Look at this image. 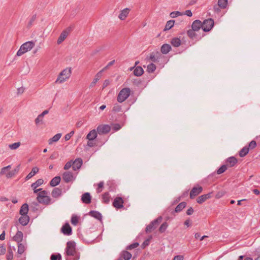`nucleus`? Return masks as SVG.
<instances>
[{
    "label": "nucleus",
    "mask_w": 260,
    "mask_h": 260,
    "mask_svg": "<svg viewBox=\"0 0 260 260\" xmlns=\"http://www.w3.org/2000/svg\"><path fill=\"white\" fill-rule=\"evenodd\" d=\"M66 260H79V253L76 250V243L74 241H68L65 249Z\"/></svg>",
    "instance_id": "f257e3e1"
},
{
    "label": "nucleus",
    "mask_w": 260,
    "mask_h": 260,
    "mask_svg": "<svg viewBox=\"0 0 260 260\" xmlns=\"http://www.w3.org/2000/svg\"><path fill=\"white\" fill-rule=\"evenodd\" d=\"M35 43L32 41H28L23 43L17 51L16 55L18 56L22 55L25 53L30 51L35 46Z\"/></svg>",
    "instance_id": "f03ea898"
},
{
    "label": "nucleus",
    "mask_w": 260,
    "mask_h": 260,
    "mask_svg": "<svg viewBox=\"0 0 260 260\" xmlns=\"http://www.w3.org/2000/svg\"><path fill=\"white\" fill-rule=\"evenodd\" d=\"M71 75V69L70 68L65 69L59 73L55 82L56 83H62L68 79L70 77Z\"/></svg>",
    "instance_id": "7ed1b4c3"
},
{
    "label": "nucleus",
    "mask_w": 260,
    "mask_h": 260,
    "mask_svg": "<svg viewBox=\"0 0 260 260\" xmlns=\"http://www.w3.org/2000/svg\"><path fill=\"white\" fill-rule=\"evenodd\" d=\"M131 89L128 87L122 88L119 92L117 100L119 103L125 101L130 95Z\"/></svg>",
    "instance_id": "20e7f679"
},
{
    "label": "nucleus",
    "mask_w": 260,
    "mask_h": 260,
    "mask_svg": "<svg viewBox=\"0 0 260 260\" xmlns=\"http://www.w3.org/2000/svg\"><path fill=\"white\" fill-rule=\"evenodd\" d=\"M162 220V217L161 216L158 217L156 219L151 221L149 224H148L146 228V232L150 233L154 230H155L158 224L161 222Z\"/></svg>",
    "instance_id": "39448f33"
},
{
    "label": "nucleus",
    "mask_w": 260,
    "mask_h": 260,
    "mask_svg": "<svg viewBox=\"0 0 260 260\" xmlns=\"http://www.w3.org/2000/svg\"><path fill=\"white\" fill-rule=\"evenodd\" d=\"M203 25V31L207 32L210 31L213 27L214 25V20L211 19H208L205 20L202 23Z\"/></svg>",
    "instance_id": "423d86ee"
},
{
    "label": "nucleus",
    "mask_w": 260,
    "mask_h": 260,
    "mask_svg": "<svg viewBox=\"0 0 260 260\" xmlns=\"http://www.w3.org/2000/svg\"><path fill=\"white\" fill-rule=\"evenodd\" d=\"M99 135L108 134L111 130V126L108 124H101L99 125L96 128Z\"/></svg>",
    "instance_id": "0eeeda50"
},
{
    "label": "nucleus",
    "mask_w": 260,
    "mask_h": 260,
    "mask_svg": "<svg viewBox=\"0 0 260 260\" xmlns=\"http://www.w3.org/2000/svg\"><path fill=\"white\" fill-rule=\"evenodd\" d=\"M196 31H197L193 30L192 29H189L187 31V35L188 37L192 40H199L204 36V35L203 34L202 36L199 35L197 34Z\"/></svg>",
    "instance_id": "6e6552de"
},
{
    "label": "nucleus",
    "mask_w": 260,
    "mask_h": 260,
    "mask_svg": "<svg viewBox=\"0 0 260 260\" xmlns=\"http://www.w3.org/2000/svg\"><path fill=\"white\" fill-rule=\"evenodd\" d=\"M62 179L65 182L69 183L74 180L75 179V177H74V175L72 172L67 171L65 172L62 174Z\"/></svg>",
    "instance_id": "1a4fd4ad"
},
{
    "label": "nucleus",
    "mask_w": 260,
    "mask_h": 260,
    "mask_svg": "<svg viewBox=\"0 0 260 260\" xmlns=\"http://www.w3.org/2000/svg\"><path fill=\"white\" fill-rule=\"evenodd\" d=\"M123 200L121 197H116L113 202V206L116 208L117 209H119L123 207Z\"/></svg>",
    "instance_id": "9d476101"
},
{
    "label": "nucleus",
    "mask_w": 260,
    "mask_h": 260,
    "mask_svg": "<svg viewBox=\"0 0 260 260\" xmlns=\"http://www.w3.org/2000/svg\"><path fill=\"white\" fill-rule=\"evenodd\" d=\"M62 233L67 236L71 235L72 234V229L69 223H66L61 228Z\"/></svg>",
    "instance_id": "9b49d317"
},
{
    "label": "nucleus",
    "mask_w": 260,
    "mask_h": 260,
    "mask_svg": "<svg viewBox=\"0 0 260 260\" xmlns=\"http://www.w3.org/2000/svg\"><path fill=\"white\" fill-rule=\"evenodd\" d=\"M203 190L202 186L193 187L190 192V198L193 199L195 197L199 194Z\"/></svg>",
    "instance_id": "f8f14e48"
},
{
    "label": "nucleus",
    "mask_w": 260,
    "mask_h": 260,
    "mask_svg": "<svg viewBox=\"0 0 260 260\" xmlns=\"http://www.w3.org/2000/svg\"><path fill=\"white\" fill-rule=\"evenodd\" d=\"M132 256V254L130 252L126 250H123L121 252L119 258L117 260H130Z\"/></svg>",
    "instance_id": "ddd939ff"
},
{
    "label": "nucleus",
    "mask_w": 260,
    "mask_h": 260,
    "mask_svg": "<svg viewBox=\"0 0 260 260\" xmlns=\"http://www.w3.org/2000/svg\"><path fill=\"white\" fill-rule=\"evenodd\" d=\"M37 200L39 203L46 205L53 204L54 202V201H52L51 199L49 196H45V197L37 199Z\"/></svg>",
    "instance_id": "4468645a"
},
{
    "label": "nucleus",
    "mask_w": 260,
    "mask_h": 260,
    "mask_svg": "<svg viewBox=\"0 0 260 260\" xmlns=\"http://www.w3.org/2000/svg\"><path fill=\"white\" fill-rule=\"evenodd\" d=\"M212 192H209L207 194H203L198 198L197 199V202L199 204H202L207 200L211 198L212 197Z\"/></svg>",
    "instance_id": "2eb2a0df"
},
{
    "label": "nucleus",
    "mask_w": 260,
    "mask_h": 260,
    "mask_svg": "<svg viewBox=\"0 0 260 260\" xmlns=\"http://www.w3.org/2000/svg\"><path fill=\"white\" fill-rule=\"evenodd\" d=\"M83 164L82 159L81 158H76L74 161H72V168L74 171L79 170Z\"/></svg>",
    "instance_id": "dca6fc26"
},
{
    "label": "nucleus",
    "mask_w": 260,
    "mask_h": 260,
    "mask_svg": "<svg viewBox=\"0 0 260 260\" xmlns=\"http://www.w3.org/2000/svg\"><path fill=\"white\" fill-rule=\"evenodd\" d=\"M162 57L160 53L156 52V53H152L150 54L149 59L154 62H159V59Z\"/></svg>",
    "instance_id": "f3484780"
},
{
    "label": "nucleus",
    "mask_w": 260,
    "mask_h": 260,
    "mask_svg": "<svg viewBox=\"0 0 260 260\" xmlns=\"http://www.w3.org/2000/svg\"><path fill=\"white\" fill-rule=\"evenodd\" d=\"M203 29L202 22L200 20H194L191 25V29L197 31H199L200 28Z\"/></svg>",
    "instance_id": "a211bd4d"
},
{
    "label": "nucleus",
    "mask_w": 260,
    "mask_h": 260,
    "mask_svg": "<svg viewBox=\"0 0 260 260\" xmlns=\"http://www.w3.org/2000/svg\"><path fill=\"white\" fill-rule=\"evenodd\" d=\"M70 30L66 29L62 31V32L60 34L59 37H58L57 39V44H60L67 37L68 35H69Z\"/></svg>",
    "instance_id": "6ab92c4d"
},
{
    "label": "nucleus",
    "mask_w": 260,
    "mask_h": 260,
    "mask_svg": "<svg viewBox=\"0 0 260 260\" xmlns=\"http://www.w3.org/2000/svg\"><path fill=\"white\" fill-rule=\"evenodd\" d=\"M237 161L238 160L236 157L231 156L226 159L225 163L226 164V165H227V167H233L237 163Z\"/></svg>",
    "instance_id": "aec40b11"
},
{
    "label": "nucleus",
    "mask_w": 260,
    "mask_h": 260,
    "mask_svg": "<svg viewBox=\"0 0 260 260\" xmlns=\"http://www.w3.org/2000/svg\"><path fill=\"white\" fill-rule=\"evenodd\" d=\"M91 197L90 193L85 192L83 193L81 197V200L83 203L89 204L91 203Z\"/></svg>",
    "instance_id": "412c9836"
},
{
    "label": "nucleus",
    "mask_w": 260,
    "mask_h": 260,
    "mask_svg": "<svg viewBox=\"0 0 260 260\" xmlns=\"http://www.w3.org/2000/svg\"><path fill=\"white\" fill-rule=\"evenodd\" d=\"M28 210V205L27 203H24L20 208L19 214L23 216L27 215Z\"/></svg>",
    "instance_id": "4be33fe9"
},
{
    "label": "nucleus",
    "mask_w": 260,
    "mask_h": 260,
    "mask_svg": "<svg viewBox=\"0 0 260 260\" xmlns=\"http://www.w3.org/2000/svg\"><path fill=\"white\" fill-rule=\"evenodd\" d=\"M88 214L99 220L101 221L102 219V214L99 211L92 210L89 212Z\"/></svg>",
    "instance_id": "5701e85b"
},
{
    "label": "nucleus",
    "mask_w": 260,
    "mask_h": 260,
    "mask_svg": "<svg viewBox=\"0 0 260 260\" xmlns=\"http://www.w3.org/2000/svg\"><path fill=\"white\" fill-rule=\"evenodd\" d=\"M29 221V217L28 215H21L19 218V223L23 226L26 225Z\"/></svg>",
    "instance_id": "b1692460"
},
{
    "label": "nucleus",
    "mask_w": 260,
    "mask_h": 260,
    "mask_svg": "<svg viewBox=\"0 0 260 260\" xmlns=\"http://www.w3.org/2000/svg\"><path fill=\"white\" fill-rule=\"evenodd\" d=\"M104 71V70H102L99 71L95 75V78L93 79L92 82L90 84V87H92L95 86L96 82L100 80V79L102 77V72Z\"/></svg>",
    "instance_id": "393cba45"
},
{
    "label": "nucleus",
    "mask_w": 260,
    "mask_h": 260,
    "mask_svg": "<svg viewBox=\"0 0 260 260\" xmlns=\"http://www.w3.org/2000/svg\"><path fill=\"white\" fill-rule=\"evenodd\" d=\"M62 194L61 189L58 187H55L53 188L52 191L51 195L54 198H57L60 197Z\"/></svg>",
    "instance_id": "a878e982"
},
{
    "label": "nucleus",
    "mask_w": 260,
    "mask_h": 260,
    "mask_svg": "<svg viewBox=\"0 0 260 260\" xmlns=\"http://www.w3.org/2000/svg\"><path fill=\"white\" fill-rule=\"evenodd\" d=\"M39 169L38 167H33L31 172L26 176L25 178V181L28 180L35 176L39 172Z\"/></svg>",
    "instance_id": "bb28decb"
},
{
    "label": "nucleus",
    "mask_w": 260,
    "mask_h": 260,
    "mask_svg": "<svg viewBox=\"0 0 260 260\" xmlns=\"http://www.w3.org/2000/svg\"><path fill=\"white\" fill-rule=\"evenodd\" d=\"M23 234L22 232L18 231L13 237V240L17 243H20L23 239Z\"/></svg>",
    "instance_id": "cd10ccee"
},
{
    "label": "nucleus",
    "mask_w": 260,
    "mask_h": 260,
    "mask_svg": "<svg viewBox=\"0 0 260 260\" xmlns=\"http://www.w3.org/2000/svg\"><path fill=\"white\" fill-rule=\"evenodd\" d=\"M97 133L95 129L90 131L86 136V139L88 140H94L97 137Z\"/></svg>",
    "instance_id": "c85d7f7f"
},
{
    "label": "nucleus",
    "mask_w": 260,
    "mask_h": 260,
    "mask_svg": "<svg viewBox=\"0 0 260 260\" xmlns=\"http://www.w3.org/2000/svg\"><path fill=\"white\" fill-rule=\"evenodd\" d=\"M129 12V9L128 8L124 9L123 10H122L120 12V13L119 14L118 16V18L121 20H124L127 16L128 15V13Z\"/></svg>",
    "instance_id": "c756f323"
},
{
    "label": "nucleus",
    "mask_w": 260,
    "mask_h": 260,
    "mask_svg": "<svg viewBox=\"0 0 260 260\" xmlns=\"http://www.w3.org/2000/svg\"><path fill=\"white\" fill-rule=\"evenodd\" d=\"M171 50V46L168 44H163L160 49L161 52L164 54L168 53Z\"/></svg>",
    "instance_id": "7c9ffc66"
},
{
    "label": "nucleus",
    "mask_w": 260,
    "mask_h": 260,
    "mask_svg": "<svg viewBox=\"0 0 260 260\" xmlns=\"http://www.w3.org/2000/svg\"><path fill=\"white\" fill-rule=\"evenodd\" d=\"M133 73L135 76L140 77L143 74L144 70L141 67L137 66L135 68Z\"/></svg>",
    "instance_id": "2f4dec72"
},
{
    "label": "nucleus",
    "mask_w": 260,
    "mask_h": 260,
    "mask_svg": "<svg viewBox=\"0 0 260 260\" xmlns=\"http://www.w3.org/2000/svg\"><path fill=\"white\" fill-rule=\"evenodd\" d=\"M171 44L173 47H178L180 46L181 41L180 38L174 37L171 39Z\"/></svg>",
    "instance_id": "473e14b6"
},
{
    "label": "nucleus",
    "mask_w": 260,
    "mask_h": 260,
    "mask_svg": "<svg viewBox=\"0 0 260 260\" xmlns=\"http://www.w3.org/2000/svg\"><path fill=\"white\" fill-rule=\"evenodd\" d=\"M61 178L59 176L54 177L50 182L49 184L52 187L58 185L60 182Z\"/></svg>",
    "instance_id": "72a5a7b5"
},
{
    "label": "nucleus",
    "mask_w": 260,
    "mask_h": 260,
    "mask_svg": "<svg viewBox=\"0 0 260 260\" xmlns=\"http://www.w3.org/2000/svg\"><path fill=\"white\" fill-rule=\"evenodd\" d=\"M49 111L48 110H44L41 114L39 115L35 119V122L36 124H38L40 121H42L43 117L48 114Z\"/></svg>",
    "instance_id": "f704fd0d"
},
{
    "label": "nucleus",
    "mask_w": 260,
    "mask_h": 260,
    "mask_svg": "<svg viewBox=\"0 0 260 260\" xmlns=\"http://www.w3.org/2000/svg\"><path fill=\"white\" fill-rule=\"evenodd\" d=\"M186 206V203L182 202L179 203L175 208L174 212L178 213L181 212Z\"/></svg>",
    "instance_id": "c9c22d12"
},
{
    "label": "nucleus",
    "mask_w": 260,
    "mask_h": 260,
    "mask_svg": "<svg viewBox=\"0 0 260 260\" xmlns=\"http://www.w3.org/2000/svg\"><path fill=\"white\" fill-rule=\"evenodd\" d=\"M249 151V148H247V146H245L242 148L239 152V155L241 157H244L246 156Z\"/></svg>",
    "instance_id": "e433bc0d"
},
{
    "label": "nucleus",
    "mask_w": 260,
    "mask_h": 260,
    "mask_svg": "<svg viewBox=\"0 0 260 260\" xmlns=\"http://www.w3.org/2000/svg\"><path fill=\"white\" fill-rule=\"evenodd\" d=\"M110 196L108 192H106L102 195V202L105 204H109L110 202Z\"/></svg>",
    "instance_id": "4c0bfd02"
},
{
    "label": "nucleus",
    "mask_w": 260,
    "mask_h": 260,
    "mask_svg": "<svg viewBox=\"0 0 260 260\" xmlns=\"http://www.w3.org/2000/svg\"><path fill=\"white\" fill-rule=\"evenodd\" d=\"M61 137V134L58 133L54 135L52 138L49 140V144H51L53 142H56L58 141Z\"/></svg>",
    "instance_id": "58836bf2"
},
{
    "label": "nucleus",
    "mask_w": 260,
    "mask_h": 260,
    "mask_svg": "<svg viewBox=\"0 0 260 260\" xmlns=\"http://www.w3.org/2000/svg\"><path fill=\"white\" fill-rule=\"evenodd\" d=\"M19 170V166H18L15 169L12 171L9 172L6 174V177L8 178H11L17 173Z\"/></svg>",
    "instance_id": "ea45409f"
},
{
    "label": "nucleus",
    "mask_w": 260,
    "mask_h": 260,
    "mask_svg": "<svg viewBox=\"0 0 260 260\" xmlns=\"http://www.w3.org/2000/svg\"><path fill=\"white\" fill-rule=\"evenodd\" d=\"M44 180L42 179H39L35 182L31 184V187L32 188H37L38 187L41 186Z\"/></svg>",
    "instance_id": "a19ab883"
},
{
    "label": "nucleus",
    "mask_w": 260,
    "mask_h": 260,
    "mask_svg": "<svg viewBox=\"0 0 260 260\" xmlns=\"http://www.w3.org/2000/svg\"><path fill=\"white\" fill-rule=\"evenodd\" d=\"M18 250L17 252L19 254H22L25 250V245L21 243H18Z\"/></svg>",
    "instance_id": "79ce46f5"
},
{
    "label": "nucleus",
    "mask_w": 260,
    "mask_h": 260,
    "mask_svg": "<svg viewBox=\"0 0 260 260\" xmlns=\"http://www.w3.org/2000/svg\"><path fill=\"white\" fill-rule=\"evenodd\" d=\"M175 21L170 20L167 22L164 30H168L170 29L174 25Z\"/></svg>",
    "instance_id": "37998d69"
},
{
    "label": "nucleus",
    "mask_w": 260,
    "mask_h": 260,
    "mask_svg": "<svg viewBox=\"0 0 260 260\" xmlns=\"http://www.w3.org/2000/svg\"><path fill=\"white\" fill-rule=\"evenodd\" d=\"M155 69H156V66L153 63H151L147 66V71L149 73H153L155 71Z\"/></svg>",
    "instance_id": "c03bdc74"
},
{
    "label": "nucleus",
    "mask_w": 260,
    "mask_h": 260,
    "mask_svg": "<svg viewBox=\"0 0 260 260\" xmlns=\"http://www.w3.org/2000/svg\"><path fill=\"white\" fill-rule=\"evenodd\" d=\"M218 4L220 8L224 9L228 4V0H218Z\"/></svg>",
    "instance_id": "a18cd8bd"
},
{
    "label": "nucleus",
    "mask_w": 260,
    "mask_h": 260,
    "mask_svg": "<svg viewBox=\"0 0 260 260\" xmlns=\"http://www.w3.org/2000/svg\"><path fill=\"white\" fill-rule=\"evenodd\" d=\"M227 165H222L216 171L217 174H221L224 173L227 170Z\"/></svg>",
    "instance_id": "49530a36"
},
{
    "label": "nucleus",
    "mask_w": 260,
    "mask_h": 260,
    "mask_svg": "<svg viewBox=\"0 0 260 260\" xmlns=\"http://www.w3.org/2000/svg\"><path fill=\"white\" fill-rule=\"evenodd\" d=\"M168 226V224L167 222H164V223H162L159 228V232L161 233L165 232V231L167 230Z\"/></svg>",
    "instance_id": "de8ad7c7"
},
{
    "label": "nucleus",
    "mask_w": 260,
    "mask_h": 260,
    "mask_svg": "<svg viewBox=\"0 0 260 260\" xmlns=\"http://www.w3.org/2000/svg\"><path fill=\"white\" fill-rule=\"evenodd\" d=\"M71 221L73 225H76L79 222V217L77 215H73L72 216Z\"/></svg>",
    "instance_id": "09e8293b"
},
{
    "label": "nucleus",
    "mask_w": 260,
    "mask_h": 260,
    "mask_svg": "<svg viewBox=\"0 0 260 260\" xmlns=\"http://www.w3.org/2000/svg\"><path fill=\"white\" fill-rule=\"evenodd\" d=\"M182 15H183V13L179 11H173L170 14V16L173 18Z\"/></svg>",
    "instance_id": "8fccbe9b"
},
{
    "label": "nucleus",
    "mask_w": 260,
    "mask_h": 260,
    "mask_svg": "<svg viewBox=\"0 0 260 260\" xmlns=\"http://www.w3.org/2000/svg\"><path fill=\"white\" fill-rule=\"evenodd\" d=\"M20 146V142H16L12 144L9 145V147L12 150H15L18 148Z\"/></svg>",
    "instance_id": "3c124183"
},
{
    "label": "nucleus",
    "mask_w": 260,
    "mask_h": 260,
    "mask_svg": "<svg viewBox=\"0 0 260 260\" xmlns=\"http://www.w3.org/2000/svg\"><path fill=\"white\" fill-rule=\"evenodd\" d=\"M121 110V106L118 104L114 105L112 111L115 112H119Z\"/></svg>",
    "instance_id": "603ef678"
},
{
    "label": "nucleus",
    "mask_w": 260,
    "mask_h": 260,
    "mask_svg": "<svg viewBox=\"0 0 260 260\" xmlns=\"http://www.w3.org/2000/svg\"><path fill=\"white\" fill-rule=\"evenodd\" d=\"M139 245V243L138 242H135V243H133L129 245H128L126 249L127 250H132L133 249H134L135 248H137L138 246Z\"/></svg>",
    "instance_id": "864d4df0"
},
{
    "label": "nucleus",
    "mask_w": 260,
    "mask_h": 260,
    "mask_svg": "<svg viewBox=\"0 0 260 260\" xmlns=\"http://www.w3.org/2000/svg\"><path fill=\"white\" fill-rule=\"evenodd\" d=\"M13 259V252L11 249L8 250V253L7 254V260H12Z\"/></svg>",
    "instance_id": "5fc2aeb1"
},
{
    "label": "nucleus",
    "mask_w": 260,
    "mask_h": 260,
    "mask_svg": "<svg viewBox=\"0 0 260 260\" xmlns=\"http://www.w3.org/2000/svg\"><path fill=\"white\" fill-rule=\"evenodd\" d=\"M256 146V142L254 140L251 141L248 144L247 148H249V150L254 149Z\"/></svg>",
    "instance_id": "6e6d98bb"
},
{
    "label": "nucleus",
    "mask_w": 260,
    "mask_h": 260,
    "mask_svg": "<svg viewBox=\"0 0 260 260\" xmlns=\"http://www.w3.org/2000/svg\"><path fill=\"white\" fill-rule=\"evenodd\" d=\"M104 183L103 181H101L100 183H99L98 184V188H96L97 193H100L102 192L104 187Z\"/></svg>",
    "instance_id": "4d7b16f0"
},
{
    "label": "nucleus",
    "mask_w": 260,
    "mask_h": 260,
    "mask_svg": "<svg viewBox=\"0 0 260 260\" xmlns=\"http://www.w3.org/2000/svg\"><path fill=\"white\" fill-rule=\"evenodd\" d=\"M61 259V256L59 253H58L57 254H52L50 257L51 260H60Z\"/></svg>",
    "instance_id": "13d9d810"
},
{
    "label": "nucleus",
    "mask_w": 260,
    "mask_h": 260,
    "mask_svg": "<svg viewBox=\"0 0 260 260\" xmlns=\"http://www.w3.org/2000/svg\"><path fill=\"white\" fill-rule=\"evenodd\" d=\"M47 191H46V190H42V191L39 192L38 193V196H37V199H40L41 198L45 197V196H47Z\"/></svg>",
    "instance_id": "bf43d9fd"
},
{
    "label": "nucleus",
    "mask_w": 260,
    "mask_h": 260,
    "mask_svg": "<svg viewBox=\"0 0 260 260\" xmlns=\"http://www.w3.org/2000/svg\"><path fill=\"white\" fill-rule=\"evenodd\" d=\"M72 160H70L67 162L64 166L63 169L66 170H69L71 167H72Z\"/></svg>",
    "instance_id": "052dcab7"
},
{
    "label": "nucleus",
    "mask_w": 260,
    "mask_h": 260,
    "mask_svg": "<svg viewBox=\"0 0 260 260\" xmlns=\"http://www.w3.org/2000/svg\"><path fill=\"white\" fill-rule=\"evenodd\" d=\"M220 7L218 5H215L213 7V10L215 13H218L220 12Z\"/></svg>",
    "instance_id": "680f3d73"
},
{
    "label": "nucleus",
    "mask_w": 260,
    "mask_h": 260,
    "mask_svg": "<svg viewBox=\"0 0 260 260\" xmlns=\"http://www.w3.org/2000/svg\"><path fill=\"white\" fill-rule=\"evenodd\" d=\"M183 15H185L187 16L191 17L192 15V13L190 10H186L184 13H182Z\"/></svg>",
    "instance_id": "e2e57ef3"
},
{
    "label": "nucleus",
    "mask_w": 260,
    "mask_h": 260,
    "mask_svg": "<svg viewBox=\"0 0 260 260\" xmlns=\"http://www.w3.org/2000/svg\"><path fill=\"white\" fill-rule=\"evenodd\" d=\"M6 248L3 245H0V255H3L6 252Z\"/></svg>",
    "instance_id": "0e129e2a"
},
{
    "label": "nucleus",
    "mask_w": 260,
    "mask_h": 260,
    "mask_svg": "<svg viewBox=\"0 0 260 260\" xmlns=\"http://www.w3.org/2000/svg\"><path fill=\"white\" fill-rule=\"evenodd\" d=\"M194 212L193 209L192 207H190L186 211V214L188 215H191Z\"/></svg>",
    "instance_id": "69168bd1"
},
{
    "label": "nucleus",
    "mask_w": 260,
    "mask_h": 260,
    "mask_svg": "<svg viewBox=\"0 0 260 260\" xmlns=\"http://www.w3.org/2000/svg\"><path fill=\"white\" fill-rule=\"evenodd\" d=\"M87 145L89 147H92L95 145V143L93 142V140H88Z\"/></svg>",
    "instance_id": "338daca9"
},
{
    "label": "nucleus",
    "mask_w": 260,
    "mask_h": 260,
    "mask_svg": "<svg viewBox=\"0 0 260 260\" xmlns=\"http://www.w3.org/2000/svg\"><path fill=\"white\" fill-rule=\"evenodd\" d=\"M183 257L182 255H176L174 256L173 260H183Z\"/></svg>",
    "instance_id": "774afa93"
}]
</instances>
